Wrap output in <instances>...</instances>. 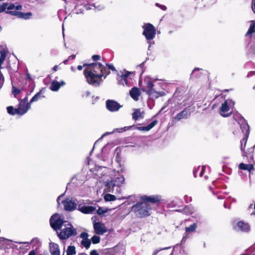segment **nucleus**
Masks as SVG:
<instances>
[{"label":"nucleus","instance_id":"1","mask_svg":"<svg viewBox=\"0 0 255 255\" xmlns=\"http://www.w3.org/2000/svg\"><path fill=\"white\" fill-rule=\"evenodd\" d=\"M84 66H87L84 71V75L87 82L89 84L95 87L99 86L102 81V77L105 79L110 73L107 67L101 63L84 64Z\"/></svg>","mask_w":255,"mask_h":255},{"label":"nucleus","instance_id":"2","mask_svg":"<svg viewBox=\"0 0 255 255\" xmlns=\"http://www.w3.org/2000/svg\"><path fill=\"white\" fill-rule=\"evenodd\" d=\"M124 181V177L118 173L110 181L107 180L104 182L105 191L107 192H112L116 194H120L121 192V186Z\"/></svg>","mask_w":255,"mask_h":255},{"label":"nucleus","instance_id":"3","mask_svg":"<svg viewBox=\"0 0 255 255\" xmlns=\"http://www.w3.org/2000/svg\"><path fill=\"white\" fill-rule=\"evenodd\" d=\"M144 85L141 88L142 90L145 92L150 99H157L165 95L164 91H159L158 90V87L160 85L159 83H153L150 78H147L145 79Z\"/></svg>","mask_w":255,"mask_h":255},{"label":"nucleus","instance_id":"4","mask_svg":"<svg viewBox=\"0 0 255 255\" xmlns=\"http://www.w3.org/2000/svg\"><path fill=\"white\" fill-rule=\"evenodd\" d=\"M151 207L149 203L146 202H139L131 208V211L133 212L138 218H143L150 215Z\"/></svg>","mask_w":255,"mask_h":255},{"label":"nucleus","instance_id":"5","mask_svg":"<svg viewBox=\"0 0 255 255\" xmlns=\"http://www.w3.org/2000/svg\"><path fill=\"white\" fill-rule=\"evenodd\" d=\"M64 228L60 232L57 231V236L60 240H66L72 236L77 235L76 229L72 224L67 223L64 225Z\"/></svg>","mask_w":255,"mask_h":255},{"label":"nucleus","instance_id":"6","mask_svg":"<svg viewBox=\"0 0 255 255\" xmlns=\"http://www.w3.org/2000/svg\"><path fill=\"white\" fill-rule=\"evenodd\" d=\"M143 31L142 34L145 36L147 42L149 44L148 50L152 44H154V42H151L155 36L156 35V28L155 27L150 23H144L142 25Z\"/></svg>","mask_w":255,"mask_h":255},{"label":"nucleus","instance_id":"7","mask_svg":"<svg viewBox=\"0 0 255 255\" xmlns=\"http://www.w3.org/2000/svg\"><path fill=\"white\" fill-rule=\"evenodd\" d=\"M132 74H133L132 72H128L126 70L117 72V80L118 84L123 86L125 84L127 87H129L130 84L128 79H131L130 76Z\"/></svg>","mask_w":255,"mask_h":255},{"label":"nucleus","instance_id":"8","mask_svg":"<svg viewBox=\"0 0 255 255\" xmlns=\"http://www.w3.org/2000/svg\"><path fill=\"white\" fill-rule=\"evenodd\" d=\"M25 97L21 100H19L18 107L17 108V115L22 116L30 108V102H28V94L25 92Z\"/></svg>","mask_w":255,"mask_h":255},{"label":"nucleus","instance_id":"9","mask_svg":"<svg viewBox=\"0 0 255 255\" xmlns=\"http://www.w3.org/2000/svg\"><path fill=\"white\" fill-rule=\"evenodd\" d=\"M66 222L59 214L56 213L53 214L50 219V225L56 232L60 230L64 224Z\"/></svg>","mask_w":255,"mask_h":255},{"label":"nucleus","instance_id":"10","mask_svg":"<svg viewBox=\"0 0 255 255\" xmlns=\"http://www.w3.org/2000/svg\"><path fill=\"white\" fill-rule=\"evenodd\" d=\"M62 204L65 211L71 212L76 209L77 210L79 201L72 198H67L62 201Z\"/></svg>","mask_w":255,"mask_h":255},{"label":"nucleus","instance_id":"11","mask_svg":"<svg viewBox=\"0 0 255 255\" xmlns=\"http://www.w3.org/2000/svg\"><path fill=\"white\" fill-rule=\"evenodd\" d=\"M235 119L238 122V124L240 126L242 132L246 135V142H247L248 137L249 134V126L246 120L241 116V115L237 114L234 116Z\"/></svg>","mask_w":255,"mask_h":255},{"label":"nucleus","instance_id":"12","mask_svg":"<svg viewBox=\"0 0 255 255\" xmlns=\"http://www.w3.org/2000/svg\"><path fill=\"white\" fill-rule=\"evenodd\" d=\"M77 210L84 214H92L96 210V206H89L84 200L79 201Z\"/></svg>","mask_w":255,"mask_h":255},{"label":"nucleus","instance_id":"13","mask_svg":"<svg viewBox=\"0 0 255 255\" xmlns=\"http://www.w3.org/2000/svg\"><path fill=\"white\" fill-rule=\"evenodd\" d=\"M234 105V102L231 100H227L222 104L220 108V114L224 117H229L231 115L230 107Z\"/></svg>","mask_w":255,"mask_h":255},{"label":"nucleus","instance_id":"14","mask_svg":"<svg viewBox=\"0 0 255 255\" xmlns=\"http://www.w3.org/2000/svg\"><path fill=\"white\" fill-rule=\"evenodd\" d=\"M106 106L108 111L111 112H116L118 111L122 107L117 102L113 100H108L106 102Z\"/></svg>","mask_w":255,"mask_h":255},{"label":"nucleus","instance_id":"15","mask_svg":"<svg viewBox=\"0 0 255 255\" xmlns=\"http://www.w3.org/2000/svg\"><path fill=\"white\" fill-rule=\"evenodd\" d=\"M233 228L237 231L247 232L250 230L248 224L243 221H239L233 224Z\"/></svg>","mask_w":255,"mask_h":255},{"label":"nucleus","instance_id":"16","mask_svg":"<svg viewBox=\"0 0 255 255\" xmlns=\"http://www.w3.org/2000/svg\"><path fill=\"white\" fill-rule=\"evenodd\" d=\"M93 226L95 232L98 235H103L107 232L105 225L100 222L94 223Z\"/></svg>","mask_w":255,"mask_h":255},{"label":"nucleus","instance_id":"17","mask_svg":"<svg viewBox=\"0 0 255 255\" xmlns=\"http://www.w3.org/2000/svg\"><path fill=\"white\" fill-rule=\"evenodd\" d=\"M190 115L189 110L187 108L184 109L179 113L177 114L174 118V119L176 121H180L183 119H187Z\"/></svg>","mask_w":255,"mask_h":255},{"label":"nucleus","instance_id":"18","mask_svg":"<svg viewBox=\"0 0 255 255\" xmlns=\"http://www.w3.org/2000/svg\"><path fill=\"white\" fill-rule=\"evenodd\" d=\"M141 199L143 202H146L147 203L150 202L152 203H156L160 200V197L158 196H143L141 197Z\"/></svg>","mask_w":255,"mask_h":255},{"label":"nucleus","instance_id":"19","mask_svg":"<svg viewBox=\"0 0 255 255\" xmlns=\"http://www.w3.org/2000/svg\"><path fill=\"white\" fill-rule=\"evenodd\" d=\"M50 252L51 255H60L59 248L57 244L54 243L50 244Z\"/></svg>","mask_w":255,"mask_h":255},{"label":"nucleus","instance_id":"20","mask_svg":"<svg viewBox=\"0 0 255 255\" xmlns=\"http://www.w3.org/2000/svg\"><path fill=\"white\" fill-rule=\"evenodd\" d=\"M65 83L61 81L60 83L57 81H53L50 86V90L52 91H57L61 86L65 85Z\"/></svg>","mask_w":255,"mask_h":255},{"label":"nucleus","instance_id":"21","mask_svg":"<svg viewBox=\"0 0 255 255\" xmlns=\"http://www.w3.org/2000/svg\"><path fill=\"white\" fill-rule=\"evenodd\" d=\"M85 7L87 10L94 9L97 10H101L104 8V6L103 5L97 4L96 3L91 4L90 2L85 5Z\"/></svg>","mask_w":255,"mask_h":255},{"label":"nucleus","instance_id":"22","mask_svg":"<svg viewBox=\"0 0 255 255\" xmlns=\"http://www.w3.org/2000/svg\"><path fill=\"white\" fill-rule=\"evenodd\" d=\"M129 94L131 97L135 101L138 100V97L140 95V91L137 88H133L129 92Z\"/></svg>","mask_w":255,"mask_h":255},{"label":"nucleus","instance_id":"23","mask_svg":"<svg viewBox=\"0 0 255 255\" xmlns=\"http://www.w3.org/2000/svg\"><path fill=\"white\" fill-rule=\"evenodd\" d=\"M32 15V13L30 12L25 13L17 11V17L19 18L27 20L30 19Z\"/></svg>","mask_w":255,"mask_h":255},{"label":"nucleus","instance_id":"24","mask_svg":"<svg viewBox=\"0 0 255 255\" xmlns=\"http://www.w3.org/2000/svg\"><path fill=\"white\" fill-rule=\"evenodd\" d=\"M157 124V121L154 120L146 127H138L137 129L139 130L148 131L153 128Z\"/></svg>","mask_w":255,"mask_h":255},{"label":"nucleus","instance_id":"25","mask_svg":"<svg viewBox=\"0 0 255 255\" xmlns=\"http://www.w3.org/2000/svg\"><path fill=\"white\" fill-rule=\"evenodd\" d=\"M143 112H141L140 109H136L134 110V112L132 114V117L133 120L136 121L139 119H143Z\"/></svg>","mask_w":255,"mask_h":255},{"label":"nucleus","instance_id":"26","mask_svg":"<svg viewBox=\"0 0 255 255\" xmlns=\"http://www.w3.org/2000/svg\"><path fill=\"white\" fill-rule=\"evenodd\" d=\"M197 228V225L196 224L193 223V224L191 225L189 227H186L185 228V236L183 237L182 241L183 242L184 240H186V239L187 237V233L188 232H194Z\"/></svg>","mask_w":255,"mask_h":255},{"label":"nucleus","instance_id":"27","mask_svg":"<svg viewBox=\"0 0 255 255\" xmlns=\"http://www.w3.org/2000/svg\"><path fill=\"white\" fill-rule=\"evenodd\" d=\"M205 166H202V167L198 166L197 168H195L193 170V175L195 177L197 176V174L199 172L200 177H202L203 175L204 172L205 170Z\"/></svg>","mask_w":255,"mask_h":255},{"label":"nucleus","instance_id":"28","mask_svg":"<svg viewBox=\"0 0 255 255\" xmlns=\"http://www.w3.org/2000/svg\"><path fill=\"white\" fill-rule=\"evenodd\" d=\"M14 8V5L13 4H10V5H7L6 10L5 12L8 14H10L12 15L15 16L16 15V9L14 10H10L13 9Z\"/></svg>","mask_w":255,"mask_h":255},{"label":"nucleus","instance_id":"29","mask_svg":"<svg viewBox=\"0 0 255 255\" xmlns=\"http://www.w3.org/2000/svg\"><path fill=\"white\" fill-rule=\"evenodd\" d=\"M239 168L243 170H247L250 171L254 168V166L251 164H246L244 163H241L239 165Z\"/></svg>","mask_w":255,"mask_h":255},{"label":"nucleus","instance_id":"30","mask_svg":"<svg viewBox=\"0 0 255 255\" xmlns=\"http://www.w3.org/2000/svg\"><path fill=\"white\" fill-rule=\"evenodd\" d=\"M76 254V249L75 247L73 246H68L67 251H66V255H74Z\"/></svg>","mask_w":255,"mask_h":255},{"label":"nucleus","instance_id":"31","mask_svg":"<svg viewBox=\"0 0 255 255\" xmlns=\"http://www.w3.org/2000/svg\"><path fill=\"white\" fill-rule=\"evenodd\" d=\"M104 198L106 201H112L116 199V197L115 195L110 194H106L104 196Z\"/></svg>","mask_w":255,"mask_h":255},{"label":"nucleus","instance_id":"32","mask_svg":"<svg viewBox=\"0 0 255 255\" xmlns=\"http://www.w3.org/2000/svg\"><path fill=\"white\" fill-rule=\"evenodd\" d=\"M247 156L250 157V159H253L254 156H255V145L253 147V148L249 149L248 153Z\"/></svg>","mask_w":255,"mask_h":255},{"label":"nucleus","instance_id":"33","mask_svg":"<svg viewBox=\"0 0 255 255\" xmlns=\"http://www.w3.org/2000/svg\"><path fill=\"white\" fill-rule=\"evenodd\" d=\"M41 97V91L35 94L30 101V103L38 101Z\"/></svg>","mask_w":255,"mask_h":255},{"label":"nucleus","instance_id":"34","mask_svg":"<svg viewBox=\"0 0 255 255\" xmlns=\"http://www.w3.org/2000/svg\"><path fill=\"white\" fill-rule=\"evenodd\" d=\"M81 243L82 246H83L84 247H85L86 249H88L89 248V247L91 245V241L89 239L82 240Z\"/></svg>","mask_w":255,"mask_h":255},{"label":"nucleus","instance_id":"35","mask_svg":"<svg viewBox=\"0 0 255 255\" xmlns=\"http://www.w3.org/2000/svg\"><path fill=\"white\" fill-rule=\"evenodd\" d=\"M255 33V23H253L250 25L249 29L247 33V35H252Z\"/></svg>","mask_w":255,"mask_h":255},{"label":"nucleus","instance_id":"36","mask_svg":"<svg viewBox=\"0 0 255 255\" xmlns=\"http://www.w3.org/2000/svg\"><path fill=\"white\" fill-rule=\"evenodd\" d=\"M123 130V128H115L111 132H105V133H104L102 137L101 138H100L99 139V140H100L101 139H102L104 136H107L108 135H109V134H111L116 131H119V132H121L122 130Z\"/></svg>","mask_w":255,"mask_h":255},{"label":"nucleus","instance_id":"37","mask_svg":"<svg viewBox=\"0 0 255 255\" xmlns=\"http://www.w3.org/2000/svg\"><path fill=\"white\" fill-rule=\"evenodd\" d=\"M6 57V51L5 50H2L0 51V66L4 61Z\"/></svg>","mask_w":255,"mask_h":255},{"label":"nucleus","instance_id":"38","mask_svg":"<svg viewBox=\"0 0 255 255\" xmlns=\"http://www.w3.org/2000/svg\"><path fill=\"white\" fill-rule=\"evenodd\" d=\"M7 113L11 115H14L16 114V109H14L12 106H8L7 107Z\"/></svg>","mask_w":255,"mask_h":255},{"label":"nucleus","instance_id":"39","mask_svg":"<svg viewBox=\"0 0 255 255\" xmlns=\"http://www.w3.org/2000/svg\"><path fill=\"white\" fill-rule=\"evenodd\" d=\"M93 244H98L100 241V238L97 236H94L92 239L91 241Z\"/></svg>","mask_w":255,"mask_h":255},{"label":"nucleus","instance_id":"40","mask_svg":"<svg viewBox=\"0 0 255 255\" xmlns=\"http://www.w3.org/2000/svg\"><path fill=\"white\" fill-rule=\"evenodd\" d=\"M7 5L8 3H3L0 5V13L6 11Z\"/></svg>","mask_w":255,"mask_h":255},{"label":"nucleus","instance_id":"41","mask_svg":"<svg viewBox=\"0 0 255 255\" xmlns=\"http://www.w3.org/2000/svg\"><path fill=\"white\" fill-rule=\"evenodd\" d=\"M106 212V211L105 210H104V208H102V207H99L98 208V209L97 210V214L99 215H102L103 214H104L105 212Z\"/></svg>","mask_w":255,"mask_h":255},{"label":"nucleus","instance_id":"42","mask_svg":"<svg viewBox=\"0 0 255 255\" xmlns=\"http://www.w3.org/2000/svg\"><path fill=\"white\" fill-rule=\"evenodd\" d=\"M183 212L186 214H191L192 213V211L189 210V207L185 206L183 209Z\"/></svg>","mask_w":255,"mask_h":255},{"label":"nucleus","instance_id":"43","mask_svg":"<svg viewBox=\"0 0 255 255\" xmlns=\"http://www.w3.org/2000/svg\"><path fill=\"white\" fill-rule=\"evenodd\" d=\"M199 70H200V69H199V68H195V69L193 70V71H192V73H191V76L192 77H197L198 76V75L197 74H196V72L197 71H199Z\"/></svg>","mask_w":255,"mask_h":255},{"label":"nucleus","instance_id":"44","mask_svg":"<svg viewBox=\"0 0 255 255\" xmlns=\"http://www.w3.org/2000/svg\"><path fill=\"white\" fill-rule=\"evenodd\" d=\"M107 66L108 67L107 69L108 70H109V69H110V70H112L113 71H116L114 66L112 64H107L106 67Z\"/></svg>","mask_w":255,"mask_h":255},{"label":"nucleus","instance_id":"45","mask_svg":"<svg viewBox=\"0 0 255 255\" xmlns=\"http://www.w3.org/2000/svg\"><path fill=\"white\" fill-rule=\"evenodd\" d=\"M88 237L89 235L87 233H82L80 235V237L82 238L83 240H88Z\"/></svg>","mask_w":255,"mask_h":255},{"label":"nucleus","instance_id":"46","mask_svg":"<svg viewBox=\"0 0 255 255\" xmlns=\"http://www.w3.org/2000/svg\"><path fill=\"white\" fill-rule=\"evenodd\" d=\"M38 242V240L37 239H32L31 242L29 243V242H17V244H27V245H28L30 243H33V242Z\"/></svg>","mask_w":255,"mask_h":255},{"label":"nucleus","instance_id":"47","mask_svg":"<svg viewBox=\"0 0 255 255\" xmlns=\"http://www.w3.org/2000/svg\"><path fill=\"white\" fill-rule=\"evenodd\" d=\"M155 5L157 6V7H159L160 8H161L162 10H166L167 9V7L165 5H161L158 3H155Z\"/></svg>","mask_w":255,"mask_h":255},{"label":"nucleus","instance_id":"48","mask_svg":"<svg viewBox=\"0 0 255 255\" xmlns=\"http://www.w3.org/2000/svg\"><path fill=\"white\" fill-rule=\"evenodd\" d=\"M90 0H78L79 2L81 4H83L84 7H85V5L87 3H89Z\"/></svg>","mask_w":255,"mask_h":255},{"label":"nucleus","instance_id":"49","mask_svg":"<svg viewBox=\"0 0 255 255\" xmlns=\"http://www.w3.org/2000/svg\"><path fill=\"white\" fill-rule=\"evenodd\" d=\"M64 14V11L63 10H60L58 11V15L60 20H62V15Z\"/></svg>","mask_w":255,"mask_h":255},{"label":"nucleus","instance_id":"50","mask_svg":"<svg viewBox=\"0 0 255 255\" xmlns=\"http://www.w3.org/2000/svg\"><path fill=\"white\" fill-rule=\"evenodd\" d=\"M38 253L36 249L31 251L28 254V255H37Z\"/></svg>","mask_w":255,"mask_h":255},{"label":"nucleus","instance_id":"51","mask_svg":"<svg viewBox=\"0 0 255 255\" xmlns=\"http://www.w3.org/2000/svg\"><path fill=\"white\" fill-rule=\"evenodd\" d=\"M92 58L94 61H97L98 60H100L101 57L100 55H94L93 56H92Z\"/></svg>","mask_w":255,"mask_h":255},{"label":"nucleus","instance_id":"52","mask_svg":"<svg viewBox=\"0 0 255 255\" xmlns=\"http://www.w3.org/2000/svg\"><path fill=\"white\" fill-rule=\"evenodd\" d=\"M27 78H29V74H24L22 76V79H23V81H24V83L26 82V79Z\"/></svg>","mask_w":255,"mask_h":255},{"label":"nucleus","instance_id":"53","mask_svg":"<svg viewBox=\"0 0 255 255\" xmlns=\"http://www.w3.org/2000/svg\"><path fill=\"white\" fill-rule=\"evenodd\" d=\"M12 93L14 98H16V87L12 86Z\"/></svg>","mask_w":255,"mask_h":255},{"label":"nucleus","instance_id":"54","mask_svg":"<svg viewBox=\"0 0 255 255\" xmlns=\"http://www.w3.org/2000/svg\"><path fill=\"white\" fill-rule=\"evenodd\" d=\"M245 139H246V135H245V136H244V138L241 141V149L242 150H243V143H244V142H245V144L246 143Z\"/></svg>","mask_w":255,"mask_h":255},{"label":"nucleus","instance_id":"55","mask_svg":"<svg viewBox=\"0 0 255 255\" xmlns=\"http://www.w3.org/2000/svg\"><path fill=\"white\" fill-rule=\"evenodd\" d=\"M90 255H99V254L96 250H92L90 252Z\"/></svg>","mask_w":255,"mask_h":255},{"label":"nucleus","instance_id":"56","mask_svg":"<svg viewBox=\"0 0 255 255\" xmlns=\"http://www.w3.org/2000/svg\"><path fill=\"white\" fill-rule=\"evenodd\" d=\"M252 9L253 11L255 13V0H253L252 1Z\"/></svg>","mask_w":255,"mask_h":255},{"label":"nucleus","instance_id":"57","mask_svg":"<svg viewBox=\"0 0 255 255\" xmlns=\"http://www.w3.org/2000/svg\"><path fill=\"white\" fill-rule=\"evenodd\" d=\"M168 248H164V249H161V250H155V251L154 252V253H153V255H157V253H158L160 251L162 250H165V249H168Z\"/></svg>","mask_w":255,"mask_h":255},{"label":"nucleus","instance_id":"58","mask_svg":"<svg viewBox=\"0 0 255 255\" xmlns=\"http://www.w3.org/2000/svg\"><path fill=\"white\" fill-rule=\"evenodd\" d=\"M76 55H72L68 57V59L70 60H73L75 58Z\"/></svg>","mask_w":255,"mask_h":255},{"label":"nucleus","instance_id":"59","mask_svg":"<svg viewBox=\"0 0 255 255\" xmlns=\"http://www.w3.org/2000/svg\"><path fill=\"white\" fill-rule=\"evenodd\" d=\"M63 196V194H61V195H60L59 196H58V197L57 198V203L58 205H60V202H59V200L60 199V198Z\"/></svg>","mask_w":255,"mask_h":255},{"label":"nucleus","instance_id":"60","mask_svg":"<svg viewBox=\"0 0 255 255\" xmlns=\"http://www.w3.org/2000/svg\"><path fill=\"white\" fill-rule=\"evenodd\" d=\"M144 62H142L141 64H140V65H139L138 66H137V68H141V69H142L143 66H144Z\"/></svg>","mask_w":255,"mask_h":255},{"label":"nucleus","instance_id":"61","mask_svg":"<svg viewBox=\"0 0 255 255\" xmlns=\"http://www.w3.org/2000/svg\"><path fill=\"white\" fill-rule=\"evenodd\" d=\"M85 67L86 66H84V65L83 66L79 65L77 67V69L78 70H81L83 69V67Z\"/></svg>","mask_w":255,"mask_h":255},{"label":"nucleus","instance_id":"62","mask_svg":"<svg viewBox=\"0 0 255 255\" xmlns=\"http://www.w3.org/2000/svg\"><path fill=\"white\" fill-rule=\"evenodd\" d=\"M22 6L21 5H17V10H21Z\"/></svg>","mask_w":255,"mask_h":255},{"label":"nucleus","instance_id":"63","mask_svg":"<svg viewBox=\"0 0 255 255\" xmlns=\"http://www.w3.org/2000/svg\"><path fill=\"white\" fill-rule=\"evenodd\" d=\"M86 96L88 97L90 95V92L89 91H87L85 93Z\"/></svg>","mask_w":255,"mask_h":255},{"label":"nucleus","instance_id":"64","mask_svg":"<svg viewBox=\"0 0 255 255\" xmlns=\"http://www.w3.org/2000/svg\"><path fill=\"white\" fill-rule=\"evenodd\" d=\"M57 68H58V66L56 65L53 68V70L55 71H57Z\"/></svg>","mask_w":255,"mask_h":255}]
</instances>
